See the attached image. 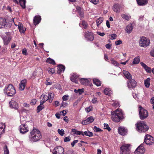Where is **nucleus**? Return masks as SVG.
Listing matches in <instances>:
<instances>
[{"label": "nucleus", "mask_w": 154, "mask_h": 154, "mask_svg": "<svg viewBox=\"0 0 154 154\" xmlns=\"http://www.w3.org/2000/svg\"><path fill=\"white\" fill-rule=\"evenodd\" d=\"M57 131L59 134L62 136H63L64 134V131L63 129H61V130L58 129L57 130Z\"/></svg>", "instance_id": "37998d69"}, {"label": "nucleus", "mask_w": 154, "mask_h": 154, "mask_svg": "<svg viewBox=\"0 0 154 154\" xmlns=\"http://www.w3.org/2000/svg\"><path fill=\"white\" fill-rule=\"evenodd\" d=\"M94 130L96 132L101 131L102 130L99 128H97L96 126H94Z\"/></svg>", "instance_id": "de8ad7c7"}, {"label": "nucleus", "mask_w": 154, "mask_h": 154, "mask_svg": "<svg viewBox=\"0 0 154 154\" xmlns=\"http://www.w3.org/2000/svg\"><path fill=\"white\" fill-rule=\"evenodd\" d=\"M9 105L11 108H14L15 109H17L18 108V105L17 103L13 100H11L9 102Z\"/></svg>", "instance_id": "a211bd4d"}, {"label": "nucleus", "mask_w": 154, "mask_h": 154, "mask_svg": "<svg viewBox=\"0 0 154 154\" xmlns=\"http://www.w3.org/2000/svg\"><path fill=\"white\" fill-rule=\"evenodd\" d=\"M110 35L111 37L110 39L112 40L115 39L117 37V35L115 34H111Z\"/></svg>", "instance_id": "8fccbe9b"}, {"label": "nucleus", "mask_w": 154, "mask_h": 154, "mask_svg": "<svg viewBox=\"0 0 154 154\" xmlns=\"http://www.w3.org/2000/svg\"><path fill=\"white\" fill-rule=\"evenodd\" d=\"M36 102V99H33L32 100H31L30 102V103L32 105H35Z\"/></svg>", "instance_id": "5fc2aeb1"}, {"label": "nucleus", "mask_w": 154, "mask_h": 154, "mask_svg": "<svg viewBox=\"0 0 154 154\" xmlns=\"http://www.w3.org/2000/svg\"><path fill=\"white\" fill-rule=\"evenodd\" d=\"M44 108V105H39L37 108V112L38 113Z\"/></svg>", "instance_id": "ea45409f"}, {"label": "nucleus", "mask_w": 154, "mask_h": 154, "mask_svg": "<svg viewBox=\"0 0 154 154\" xmlns=\"http://www.w3.org/2000/svg\"><path fill=\"white\" fill-rule=\"evenodd\" d=\"M19 130L20 133L24 134L29 131L28 126L25 124H22L19 127Z\"/></svg>", "instance_id": "f8f14e48"}, {"label": "nucleus", "mask_w": 154, "mask_h": 154, "mask_svg": "<svg viewBox=\"0 0 154 154\" xmlns=\"http://www.w3.org/2000/svg\"><path fill=\"white\" fill-rule=\"evenodd\" d=\"M78 141V140H74L71 143V146H72V147H73L75 143H77Z\"/></svg>", "instance_id": "4d7b16f0"}, {"label": "nucleus", "mask_w": 154, "mask_h": 154, "mask_svg": "<svg viewBox=\"0 0 154 154\" xmlns=\"http://www.w3.org/2000/svg\"><path fill=\"white\" fill-rule=\"evenodd\" d=\"M19 3L21 6L23 8H25V0H20Z\"/></svg>", "instance_id": "58836bf2"}, {"label": "nucleus", "mask_w": 154, "mask_h": 154, "mask_svg": "<svg viewBox=\"0 0 154 154\" xmlns=\"http://www.w3.org/2000/svg\"><path fill=\"white\" fill-rule=\"evenodd\" d=\"M82 24L84 28H86L87 26V25L85 21H82Z\"/></svg>", "instance_id": "052dcab7"}, {"label": "nucleus", "mask_w": 154, "mask_h": 154, "mask_svg": "<svg viewBox=\"0 0 154 154\" xmlns=\"http://www.w3.org/2000/svg\"><path fill=\"white\" fill-rule=\"evenodd\" d=\"M94 120V118L92 116H90L88 118L82 121V124L83 125H86L92 122Z\"/></svg>", "instance_id": "2eb2a0df"}, {"label": "nucleus", "mask_w": 154, "mask_h": 154, "mask_svg": "<svg viewBox=\"0 0 154 154\" xmlns=\"http://www.w3.org/2000/svg\"><path fill=\"white\" fill-rule=\"evenodd\" d=\"M48 70L50 73L53 74L55 72V71L54 68H48Z\"/></svg>", "instance_id": "a18cd8bd"}, {"label": "nucleus", "mask_w": 154, "mask_h": 154, "mask_svg": "<svg viewBox=\"0 0 154 154\" xmlns=\"http://www.w3.org/2000/svg\"><path fill=\"white\" fill-rule=\"evenodd\" d=\"M92 102L93 103H96L97 102V98H93L92 100Z\"/></svg>", "instance_id": "338daca9"}, {"label": "nucleus", "mask_w": 154, "mask_h": 154, "mask_svg": "<svg viewBox=\"0 0 154 154\" xmlns=\"http://www.w3.org/2000/svg\"><path fill=\"white\" fill-rule=\"evenodd\" d=\"M84 135L88 136L89 137H92L93 136V133L90 131H86L83 132Z\"/></svg>", "instance_id": "c9c22d12"}, {"label": "nucleus", "mask_w": 154, "mask_h": 154, "mask_svg": "<svg viewBox=\"0 0 154 154\" xmlns=\"http://www.w3.org/2000/svg\"><path fill=\"white\" fill-rule=\"evenodd\" d=\"M125 117L123 112L122 110L119 109L116 110L114 113L111 116L112 120L115 122H119L121 120L125 119Z\"/></svg>", "instance_id": "f03ea898"}, {"label": "nucleus", "mask_w": 154, "mask_h": 154, "mask_svg": "<svg viewBox=\"0 0 154 154\" xmlns=\"http://www.w3.org/2000/svg\"><path fill=\"white\" fill-rule=\"evenodd\" d=\"M133 29V27L131 24H130L126 26L125 30L128 33L131 32Z\"/></svg>", "instance_id": "bb28decb"}, {"label": "nucleus", "mask_w": 154, "mask_h": 154, "mask_svg": "<svg viewBox=\"0 0 154 154\" xmlns=\"http://www.w3.org/2000/svg\"><path fill=\"white\" fill-rule=\"evenodd\" d=\"M76 134H77V135H81V134L83 136H84V134L83 133V132H82V131H77Z\"/></svg>", "instance_id": "0e129e2a"}, {"label": "nucleus", "mask_w": 154, "mask_h": 154, "mask_svg": "<svg viewBox=\"0 0 154 154\" xmlns=\"http://www.w3.org/2000/svg\"><path fill=\"white\" fill-rule=\"evenodd\" d=\"M73 150H70L66 151L64 154H73Z\"/></svg>", "instance_id": "603ef678"}, {"label": "nucleus", "mask_w": 154, "mask_h": 154, "mask_svg": "<svg viewBox=\"0 0 154 154\" xmlns=\"http://www.w3.org/2000/svg\"><path fill=\"white\" fill-rule=\"evenodd\" d=\"M140 64L144 68L146 72L149 73H150L151 72V68L148 66L144 63L141 62L140 63Z\"/></svg>", "instance_id": "412c9836"}, {"label": "nucleus", "mask_w": 154, "mask_h": 154, "mask_svg": "<svg viewBox=\"0 0 154 154\" xmlns=\"http://www.w3.org/2000/svg\"><path fill=\"white\" fill-rule=\"evenodd\" d=\"M104 129L107 130L108 131H110L111 130V128L107 124L104 123Z\"/></svg>", "instance_id": "c03bdc74"}, {"label": "nucleus", "mask_w": 154, "mask_h": 154, "mask_svg": "<svg viewBox=\"0 0 154 154\" xmlns=\"http://www.w3.org/2000/svg\"><path fill=\"white\" fill-rule=\"evenodd\" d=\"M150 55L154 57V48H153L151 51L150 52Z\"/></svg>", "instance_id": "69168bd1"}, {"label": "nucleus", "mask_w": 154, "mask_h": 154, "mask_svg": "<svg viewBox=\"0 0 154 154\" xmlns=\"http://www.w3.org/2000/svg\"><path fill=\"white\" fill-rule=\"evenodd\" d=\"M150 41L149 39L142 37L140 38L139 41V44L141 47L146 48L149 45Z\"/></svg>", "instance_id": "39448f33"}, {"label": "nucleus", "mask_w": 154, "mask_h": 154, "mask_svg": "<svg viewBox=\"0 0 154 154\" xmlns=\"http://www.w3.org/2000/svg\"><path fill=\"white\" fill-rule=\"evenodd\" d=\"M143 144H141L134 151L135 154H143L145 152Z\"/></svg>", "instance_id": "9d476101"}, {"label": "nucleus", "mask_w": 154, "mask_h": 154, "mask_svg": "<svg viewBox=\"0 0 154 154\" xmlns=\"http://www.w3.org/2000/svg\"><path fill=\"white\" fill-rule=\"evenodd\" d=\"M46 61L47 62L53 65H55V63L54 60L50 58H47Z\"/></svg>", "instance_id": "e433bc0d"}, {"label": "nucleus", "mask_w": 154, "mask_h": 154, "mask_svg": "<svg viewBox=\"0 0 154 154\" xmlns=\"http://www.w3.org/2000/svg\"><path fill=\"white\" fill-rule=\"evenodd\" d=\"M90 1L94 4H97L98 2V1L97 0H90Z\"/></svg>", "instance_id": "680f3d73"}, {"label": "nucleus", "mask_w": 154, "mask_h": 154, "mask_svg": "<svg viewBox=\"0 0 154 154\" xmlns=\"http://www.w3.org/2000/svg\"><path fill=\"white\" fill-rule=\"evenodd\" d=\"M77 77L76 75H74L70 77V79L72 82L77 83L78 82Z\"/></svg>", "instance_id": "7c9ffc66"}, {"label": "nucleus", "mask_w": 154, "mask_h": 154, "mask_svg": "<svg viewBox=\"0 0 154 154\" xmlns=\"http://www.w3.org/2000/svg\"><path fill=\"white\" fill-rule=\"evenodd\" d=\"M140 61V57L137 56V57L135 58L133 61V63L134 64H138Z\"/></svg>", "instance_id": "f704fd0d"}, {"label": "nucleus", "mask_w": 154, "mask_h": 154, "mask_svg": "<svg viewBox=\"0 0 154 154\" xmlns=\"http://www.w3.org/2000/svg\"><path fill=\"white\" fill-rule=\"evenodd\" d=\"M121 17L125 19L127 21L129 20L131 18L130 16H128L125 14H121Z\"/></svg>", "instance_id": "4c0bfd02"}, {"label": "nucleus", "mask_w": 154, "mask_h": 154, "mask_svg": "<svg viewBox=\"0 0 154 154\" xmlns=\"http://www.w3.org/2000/svg\"><path fill=\"white\" fill-rule=\"evenodd\" d=\"M6 23L5 19L3 18H0V29L4 28L6 25Z\"/></svg>", "instance_id": "5701e85b"}, {"label": "nucleus", "mask_w": 154, "mask_h": 154, "mask_svg": "<svg viewBox=\"0 0 154 154\" xmlns=\"http://www.w3.org/2000/svg\"><path fill=\"white\" fill-rule=\"evenodd\" d=\"M27 81L26 79L22 80L19 84V89L21 91L24 90L25 86L26 85Z\"/></svg>", "instance_id": "f3484780"}, {"label": "nucleus", "mask_w": 154, "mask_h": 154, "mask_svg": "<svg viewBox=\"0 0 154 154\" xmlns=\"http://www.w3.org/2000/svg\"><path fill=\"white\" fill-rule=\"evenodd\" d=\"M123 8V5L119 4H115L112 7L113 11L117 13H119Z\"/></svg>", "instance_id": "6e6552de"}, {"label": "nucleus", "mask_w": 154, "mask_h": 154, "mask_svg": "<svg viewBox=\"0 0 154 154\" xmlns=\"http://www.w3.org/2000/svg\"><path fill=\"white\" fill-rule=\"evenodd\" d=\"M139 115L140 119L143 120L148 116V112L147 110L144 109L141 106L139 107Z\"/></svg>", "instance_id": "423d86ee"}, {"label": "nucleus", "mask_w": 154, "mask_h": 154, "mask_svg": "<svg viewBox=\"0 0 154 154\" xmlns=\"http://www.w3.org/2000/svg\"><path fill=\"white\" fill-rule=\"evenodd\" d=\"M123 73L125 77L128 79L130 80L132 79V76L130 73L128 71L126 70L123 71Z\"/></svg>", "instance_id": "393cba45"}, {"label": "nucleus", "mask_w": 154, "mask_h": 154, "mask_svg": "<svg viewBox=\"0 0 154 154\" xmlns=\"http://www.w3.org/2000/svg\"><path fill=\"white\" fill-rule=\"evenodd\" d=\"M41 97H43V99L45 101L48 100V96L47 95L42 94Z\"/></svg>", "instance_id": "49530a36"}, {"label": "nucleus", "mask_w": 154, "mask_h": 154, "mask_svg": "<svg viewBox=\"0 0 154 154\" xmlns=\"http://www.w3.org/2000/svg\"><path fill=\"white\" fill-rule=\"evenodd\" d=\"M150 79L149 78H148L144 81V85L147 88H149L150 86Z\"/></svg>", "instance_id": "2f4dec72"}, {"label": "nucleus", "mask_w": 154, "mask_h": 154, "mask_svg": "<svg viewBox=\"0 0 154 154\" xmlns=\"http://www.w3.org/2000/svg\"><path fill=\"white\" fill-rule=\"evenodd\" d=\"M65 69V66L61 65H59L58 66L57 69V73L60 74L62 72H63Z\"/></svg>", "instance_id": "4be33fe9"}, {"label": "nucleus", "mask_w": 154, "mask_h": 154, "mask_svg": "<svg viewBox=\"0 0 154 154\" xmlns=\"http://www.w3.org/2000/svg\"><path fill=\"white\" fill-rule=\"evenodd\" d=\"M54 150V151L53 154H64L65 152L64 148L61 146H56Z\"/></svg>", "instance_id": "1a4fd4ad"}, {"label": "nucleus", "mask_w": 154, "mask_h": 154, "mask_svg": "<svg viewBox=\"0 0 154 154\" xmlns=\"http://www.w3.org/2000/svg\"><path fill=\"white\" fill-rule=\"evenodd\" d=\"M110 61L111 63L114 66H119V63L117 62V61L114 60L113 59H111Z\"/></svg>", "instance_id": "79ce46f5"}, {"label": "nucleus", "mask_w": 154, "mask_h": 154, "mask_svg": "<svg viewBox=\"0 0 154 154\" xmlns=\"http://www.w3.org/2000/svg\"><path fill=\"white\" fill-rule=\"evenodd\" d=\"M127 82V87L129 89L135 88L137 84L135 80L132 79L128 81Z\"/></svg>", "instance_id": "9b49d317"}, {"label": "nucleus", "mask_w": 154, "mask_h": 154, "mask_svg": "<svg viewBox=\"0 0 154 154\" xmlns=\"http://www.w3.org/2000/svg\"><path fill=\"white\" fill-rule=\"evenodd\" d=\"M4 154H9V151L7 146L6 145L3 148Z\"/></svg>", "instance_id": "a19ab883"}, {"label": "nucleus", "mask_w": 154, "mask_h": 154, "mask_svg": "<svg viewBox=\"0 0 154 154\" xmlns=\"http://www.w3.org/2000/svg\"><path fill=\"white\" fill-rule=\"evenodd\" d=\"M3 40L4 44L7 45L9 44L11 40V37L10 35H8L4 37L3 38Z\"/></svg>", "instance_id": "dca6fc26"}, {"label": "nucleus", "mask_w": 154, "mask_h": 154, "mask_svg": "<svg viewBox=\"0 0 154 154\" xmlns=\"http://www.w3.org/2000/svg\"><path fill=\"white\" fill-rule=\"evenodd\" d=\"M27 51L26 48L23 49L22 51V54L25 55H27Z\"/></svg>", "instance_id": "bf43d9fd"}, {"label": "nucleus", "mask_w": 154, "mask_h": 154, "mask_svg": "<svg viewBox=\"0 0 154 154\" xmlns=\"http://www.w3.org/2000/svg\"><path fill=\"white\" fill-rule=\"evenodd\" d=\"M138 4L140 6L146 4L148 3L147 0H136Z\"/></svg>", "instance_id": "a878e982"}, {"label": "nucleus", "mask_w": 154, "mask_h": 154, "mask_svg": "<svg viewBox=\"0 0 154 154\" xmlns=\"http://www.w3.org/2000/svg\"><path fill=\"white\" fill-rule=\"evenodd\" d=\"M136 130L139 132H144L148 131L149 127L145 122L143 121L138 122L136 124Z\"/></svg>", "instance_id": "7ed1b4c3"}, {"label": "nucleus", "mask_w": 154, "mask_h": 154, "mask_svg": "<svg viewBox=\"0 0 154 154\" xmlns=\"http://www.w3.org/2000/svg\"><path fill=\"white\" fill-rule=\"evenodd\" d=\"M85 37L87 40L92 41L94 39V36L91 32L87 31L85 32Z\"/></svg>", "instance_id": "ddd939ff"}, {"label": "nucleus", "mask_w": 154, "mask_h": 154, "mask_svg": "<svg viewBox=\"0 0 154 154\" xmlns=\"http://www.w3.org/2000/svg\"><path fill=\"white\" fill-rule=\"evenodd\" d=\"M5 94L8 96L12 97L16 93V90L14 86L11 84L6 86L4 89Z\"/></svg>", "instance_id": "20e7f679"}, {"label": "nucleus", "mask_w": 154, "mask_h": 154, "mask_svg": "<svg viewBox=\"0 0 154 154\" xmlns=\"http://www.w3.org/2000/svg\"><path fill=\"white\" fill-rule=\"evenodd\" d=\"M84 89L82 88L81 89H78V93H79V94H82L84 92Z\"/></svg>", "instance_id": "864d4df0"}, {"label": "nucleus", "mask_w": 154, "mask_h": 154, "mask_svg": "<svg viewBox=\"0 0 154 154\" xmlns=\"http://www.w3.org/2000/svg\"><path fill=\"white\" fill-rule=\"evenodd\" d=\"M93 82L94 84L96 85L97 86H99L101 85V82L98 79H94L93 80Z\"/></svg>", "instance_id": "c756f323"}, {"label": "nucleus", "mask_w": 154, "mask_h": 154, "mask_svg": "<svg viewBox=\"0 0 154 154\" xmlns=\"http://www.w3.org/2000/svg\"><path fill=\"white\" fill-rule=\"evenodd\" d=\"M81 83L85 85H88L89 83V80L87 79L81 78L80 79Z\"/></svg>", "instance_id": "b1692460"}, {"label": "nucleus", "mask_w": 154, "mask_h": 154, "mask_svg": "<svg viewBox=\"0 0 154 154\" xmlns=\"http://www.w3.org/2000/svg\"><path fill=\"white\" fill-rule=\"evenodd\" d=\"M103 17H100L96 21L97 26H99L102 23L103 21Z\"/></svg>", "instance_id": "72a5a7b5"}, {"label": "nucleus", "mask_w": 154, "mask_h": 154, "mask_svg": "<svg viewBox=\"0 0 154 154\" xmlns=\"http://www.w3.org/2000/svg\"><path fill=\"white\" fill-rule=\"evenodd\" d=\"M118 131L119 133L122 136H124L126 134L127 131L124 127H120L118 128Z\"/></svg>", "instance_id": "6ab92c4d"}, {"label": "nucleus", "mask_w": 154, "mask_h": 154, "mask_svg": "<svg viewBox=\"0 0 154 154\" xmlns=\"http://www.w3.org/2000/svg\"><path fill=\"white\" fill-rule=\"evenodd\" d=\"M41 20V17L39 16H37L34 17L33 20L34 24L36 26L38 24Z\"/></svg>", "instance_id": "aec40b11"}, {"label": "nucleus", "mask_w": 154, "mask_h": 154, "mask_svg": "<svg viewBox=\"0 0 154 154\" xmlns=\"http://www.w3.org/2000/svg\"><path fill=\"white\" fill-rule=\"evenodd\" d=\"M5 123L1 122L0 123V129H5Z\"/></svg>", "instance_id": "09e8293b"}, {"label": "nucleus", "mask_w": 154, "mask_h": 154, "mask_svg": "<svg viewBox=\"0 0 154 154\" xmlns=\"http://www.w3.org/2000/svg\"><path fill=\"white\" fill-rule=\"evenodd\" d=\"M48 101L50 103H51L54 97V94L53 92L50 93L48 94Z\"/></svg>", "instance_id": "c85d7f7f"}, {"label": "nucleus", "mask_w": 154, "mask_h": 154, "mask_svg": "<svg viewBox=\"0 0 154 154\" xmlns=\"http://www.w3.org/2000/svg\"><path fill=\"white\" fill-rule=\"evenodd\" d=\"M104 92L106 95H110L112 93L111 90L109 88H105Z\"/></svg>", "instance_id": "473e14b6"}, {"label": "nucleus", "mask_w": 154, "mask_h": 154, "mask_svg": "<svg viewBox=\"0 0 154 154\" xmlns=\"http://www.w3.org/2000/svg\"><path fill=\"white\" fill-rule=\"evenodd\" d=\"M42 137L40 132L35 128H34L30 131L29 136V140L32 142H37L40 140Z\"/></svg>", "instance_id": "f257e3e1"}, {"label": "nucleus", "mask_w": 154, "mask_h": 154, "mask_svg": "<svg viewBox=\"0 0 154 154\" xmlns=\"http://www.w3.org/2000/svg\"><path fill=\"white\" fill-rule=\"evenodd\" d=\"M70 140L71 139L69 137H66L65 138L64 140L65 142H66L68 141H70Z\"/></svg>", "instance_id": "6e6d98bb"}, {"label": "nucleus", "mask_w": 154, "mask_h": 154, "mask_svg": "<svg viewBox=\"0 0 154 154\" xmlns=\"http://www.w3.org/2000/svg\"><path fill=\"white\" fill-rule=\"evenodd\" d=\"M130 145L127 144H125L121 147L120 149L121 151H124L126 152L129 153L130 151Z\"/></svg>", "instance_id": "4468645a"}, {"label": "nucleus", "mask_w": 154, "mask_h": 154, "mask_svg": "<svg viewBox=\"0 0 154 154\" xmlns=\"http://www.w3.org/2000/svg\"><path fill=\"white\" fill-rule=\"evenodd\" d=\"M144 142L148 145H151L154 143V138L151 135L147 134L145 136Z\"/></svg>", "instance_id": "0eeeda50"}, {"label": "nucleus", "mask_w": 154, "mask_h": 154, "mask_svg": "<svg viewBox=\"0 0 154 154\" xmlns=\"http://www.w3.org/2000/svg\"><path fill=\"white\" fill-rule=\"evenodd\" d=\"M68 95H65L63 96L62 97V99L63 100L66 101L68 99Z\"/></svg>", "instance_id": "e2e57ef3"}, {"label": "nucleus", "mask_w": 154, "mask_h": 154, "mask_svg": "<svg viewBox=\"0 0 154 154\" xmlns=\"http://www.w3.org/2000/svg\"><path fill=\"white\" fill-rule=\"evenodd\" d=\"M18 27L19 29L20 32L23 33L26 30V29L23 27V26L22 25V23H19L18 25Z\"/></svg>", "instance_id": "cd10ccee"}, {"label": "nucleus", "mask_w": 154, "mask_h": 154, "mask_svg": "<svg viewBox=\"0 0 154 154\" xmlns=\"http://www.w3.org/2000/svg\"><path fill=\"white\" fill-rule=\"evenodd\" d=\"M112 46V44L110 43H108L106 45V47L108 49H110Z\"/></svg>", "instance_id": "13d9d810"}, {"label": "nucleus", "mask_w": 154, "mask_h": 154, "mask_svg": "<svg viewBox=\"0 0 154 154\" xmlns=\"http://www.w3.org/2000/svg\"><path fill=\"white\" fill-rule=\"evenodd\" d=\"M122 42L121 40H119L116 41L115 44L116 45H118L122 44Z\"/></svg>", "instance_id": "3c124183"}, {"label": "nucleus", "mask_w": 154, "mask_h": 154, "mask_svg": "<svg viewBox=\"0 0 154 154\" xmlns=\"http://www.w3.org/2000/svg\"><path fill=\"white\" fill-rule=\"evenodd\" d=\"M97 33L98 35H99L102 36H103L105 35V33L104 32H97Z\"/></svg>", "instance_id": "774afa93"}]
</instances>
